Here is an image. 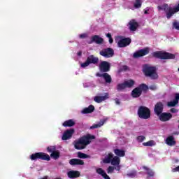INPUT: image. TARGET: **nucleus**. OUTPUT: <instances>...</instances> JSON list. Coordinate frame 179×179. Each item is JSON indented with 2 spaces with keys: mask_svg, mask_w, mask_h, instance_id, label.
I'll return each mask as SVG.
<instances>
[{
  "mask_svg": "<svg viewBox=\"0 0 179 179\" xmlns=\"http://www.w3.org/2000/svg\"><path fill=\"white\" fill-rule=\"evenodd\" d=\"M149 53V48H145L144 49H141L134 53V58H141V57H145Z\"/></svg>",
  "mask_w": 179,
  "mask_h": 179,
  "instance_id": "obj_12",
  "label": "nucleus"
},
{
  "mask_svg": "<svg viewBox=\"0 0 179 179\" xmlns=\"http://www.w3.org/2000/svg\"><path fill=\"white\" fill-rule=\"evenodd\" d=\"M109 43L110 44H113V43H114V39H113V37L109 38Z\"/></svg>",
  "mask_w": 179,
  "mask_h": 179,
  "instance_id": "obj_49",
  "label": "nucleus"
},
{
  "mask_svg": "<svg viewBox=\"0 0 179 179\" xmlns=\"http://www.w3.org/2000/svg\"><path fill=\"white\" fill-rule=\"evenodd\" d=\"M96 171L97 174H99V176H101L103 177V178H104V179H111L110 178V176H108V175H107L106 171L104 170H103V169L98 168V169H96Z\"/></svg>",
  "mask_w": 179,
  "mask_h": 179,
  "instance_id": "obj_22",
  "label": "nucleus"
},
{
  "mask_svg": "<svg viewBox=\"0 0 179 179\" xmlns=\"http://www.w3.org/2000/svg\"><path fill=\"white\" fill-rule=\"evenodd\" d=\"M178 171H179V166H178L172 169V173H177Z\"/></svg>",
  "mask_w": 179,
  "mask_h": 179,
  "instance_id": "obj_44",
  "label": "nucleus"
},
{
  "mask_svg": "<svg viewBox=\"0 0 179 179\" xmlns=\"http://www.w3.org/2000/svg\"><path fill=\"white\" fill-rule=\"evenodd\" d=\"M163 110H164V105L162 102H157L154 108L155 114L157 116L160 115L163 113Z\"/></svg>",
  "mask_w": 179,
  "mask_h": 179,
  "instance_id": "obj_14",
  "label": "nucleus"
},
{
  "mask_svg": "<svg viewBox=\"0 0 179 179\" xmlns=\"http://www.w3.org/2000/svg\"><path fill=\"white\" fill-rule=\"evenodd\" d=\"M131 43H132V40H131V38H122L117 42V46L120 48H124L125 47H128V45H129Z\"/></svg>",
  "mask_w": 179,
  "mask_h": 179,
  "instance_id": "obj_11",
  "label": "nucleus"
},
{
  "mask_svg": "<svg viewBox=\"0 0 179 179\" xmlns=\"http://www.w3.org/2000/svg\"><path fill=\"white\" fill-rule=\"evenodd\" d=\"M114 153L116 156H119V157H124L125 156V151L120 149H115Z\"/></svg>",
  "mask_w": 179,
  "mask_h": 179,
  "instance_id": "obj_29",
  "label": "nucleus"
},
{
  "mask_svg": "<svg viewBox=\"0 0 179 179\" xmlns=\"http://www.w3.org/2000/svg\"><path fill=\"white\" fill-rule=\"evenodd\" d=\"M115 167L114 166H108L107 169L108 174L114 173Z\"/></svg>",
  "mask_w": 179,
  "mask_h": 179,
  "instance_id": "obj_42",
  "label": "nucleus"
},
{
  "mask_svg": "<svg viewBox=\"0 0 179 179\" xmlns=\"http://www.w3.org/2000/svg\"><path fill=\"white\" fill-rule=\"evenodd\" d=\"M92 139H96V136L90 134L82 136L78 140V141L75 143V149H77V150H82V149H85L87 145H90Z\"/></svg>",
  "mask_w": 179,
  "mask_h": 179,
  "instance_id": "obj_1",
  "label": "nucleus"
},
{
  "mask_svg": "<svg viewBox=\"0 0 179 179\" xmlns=\"http://www.w3.org/2000/svg\"><path fill=\"white\" fill-rule=\"evenodd\" d=\"M115 103H116V104H117V106H120V105L121 104V102L120 101V99H118L117 98H116V99H115Z\"/></svg>",
  "mask_w": 179,
  "mask_h": 179,
  "instance_id": "obj_47",
  "label": "nucleus"
},
{
  "mask_svg": "<svg viewBox=\"0 0 179 179\" xmlns=\"http://www.w3.org/2000/svg\"><path fill=\"white\" fill-rule=\"evenodd\" d=\"M152 57L158 59H175L176 55L167 52L157 51L152 52Z\"/></svg>",
  "mask_w": 179,
  "mask_h": 179,
  "instance_id": "obj_4",
  "label": "nucleus"
},
{
  "mask_svg": "<svg viewBox=\"0 0 179 179\" xmlns=\"http://www.w3.org/2000/svg\"><path fill=\"white\" fill-rule=\"evenodd\" d=\"M69 164L71 166H83L85 162L82 159L73 158L69 160Z\"/></svg>",
  "mask_w": 179,
  "mask_h": 179,
  "instance_id": "obj_18",
  "label": "nucleus"
},
{
  "mask_svg": "<svg viewBox=\"0 0 179 179\" xmlns=\"http://www.w3.org/2000/svg\"><path fill=\"white\" fill-rule=\"evenodd\" d=\"M143 73L146 78H150V79H152L153 80H156V79L159 78L156 67L149 64H144L143 66Z\"/></svg>",
  "mask_w": 179,
  "mask_h": 179,
  "instance_id": "obj_2",
  "label": "nucleus"
},
{
  "mask_svg": "<svg viewBox=\"0 0 179 179\" xmlns=\"http://www.w3.org/2000/svg\"><path fill=\"white\" fill-rule=\"evenodd\" d=\"M137 114L141 120H149L150 118V109L146 106H141L138 109Z\"/></svg>",
  "mask_w": 179,
  "mask_h": 179,
  "instance_id": "obj_6",
  "label": "nucleus"
},
{
  "mask_svg": "<svg viewBox=\"0 0 179 179\" xmlns=\"http://www.w3.org/2000/svg\"><path fill=\"white\" fill-rule=\"evenodd\" d=\"M121 162V159L117 156L114 157L112 159V162H110L112 166H120V163Z\"/></svg>",
  "mask_w": 179,
  "mask_h": 179,
  "instance_id": "obj_30",
  "label": "nucleus"
},
{
  "mask_svg": "<svg viewBox=\"0 0 179 179\" xmlns=\"http://www.w3.org/2000/svg\"><path fill=\"white\" fill-rule=\"evenodd\" d=\"M115 166L116 167H115V170L120 171V170H121V167L120 166V165H115Z\"/></svg>",
  "mask_w": 179,
  "mask_h": 179,
  "instance_id": "obj_48",
  "label": "nucleus"
},
{
  "mask_svg": "<svg viewBox=\"0 0 179 179\" xmlns=\"http://www.w3.org/2000/svg\"><path fill=\"white\" fill-rule=\"evenodd\" d=\"M73 134H75V129H69L66 130L62 137V141H68V139H71Z\"/></svg>",
  "mask_w": 179,
  "mask_h": 179,
  "instance_id": "obj_15",
  "label": "nucleus"
},
{
  "mask_svg": "<svg viewBox=\"0 0 179 179\" xmlns=\"http://www.w3.org/2000/svg\"><path fill=\"white\" fill-rule=\"evenodd\" d=\"M178 110H177L176 108H172L171 109V113H178Z\"/></svg>",
  "mask_w": 179,
  "mask_h": 179,
  "instance_id": "obj_46",
  "label": "nucleus"
},
{
  "mask_svg": "<svg viewBox=\"0 0 179 179\" xmlns=\"http://www.w3.org/2000/svg\"><path fill=\"white\" fill-rule=\"evenodd\" d=\"M108 99V93H106L104 96H94V101L95 103H102Z\"/></svg>",
  "mask_w": 179,
  "mask_h": 179,
  "instance_id": "obj_20",
  "label": "nucleus"
},
{
  "mask_svg": "<svg viewBox=\"0 0 179 179\" xmlns=\"http://www.w3.org/2000/svg\"><path fill=\"white\" fill-rule=\"evenodd\" d=\"M144 13H145V15H148V13H149V10H145L144 11Z\"/></svg>",
  "mask_w": 179,
  "mask_h": 179,
  "instance_id": "obj_54",
  "label": "nucleus"
},
{
  "mask_svg": "<svg viewBox=\"0 0 179 179\" xmlns=\"http://www.w3.org/2000/svg\"><path fill=\"white\" fill-rule=\"evenodd\" d=\"M125 71H128V66L124 65L121 67V69H119L118 72L119 73H121V72H124Z\"/></svg>",
  "mask_w": 179,
  "mask_h": 179,
  "instance_id": "obj_38",
  "label": "nucleus"
},
{
  "mask_svg": "<svg viewBox=\"0 0 179 179\" xmlns=\"http://www.w3.org/2000/svg\"><path fill=\"white\" fill-rule=\"evenodd\" d=\"M69 178H78L80 177V172L78 171H70L67 173Z\"/></svg>",
  "mask_w": 179,
  "mask_h": 179,
  "instance_id": "obj_21",
  "label": "nucleus"
},
{
  "mask_svg": "<svg viewBox=\"0 0 179 179\" xmlns=\"http://www.w3.org/2000/svg\"><path fill=\"white\" fill-rule=\"evenodd\" d=\"M129 177H131V178H134V177L136 176V171H133L127 174Z\"/></svg>",
  "mask_w": 179,
  "mask_h": 179,
  "instance_id": "obj_43",
  "label": "nucleus"
},
{
  "mask_svg": "<svg viewBox=\"0 0 179 179\" xmlns=\"http://www.w3.org/2000/svg\"><path fill=\"white\" fill-rule=\"evenodd\" d=\"M99 54L104 58H111L114 57V50L111 48H105L101 50Z\"/></svg>",
  "mask_w": 179,
  "mask_h": 179,
  "instance_id": "obj_10",
  "label": "nucleus"
},
{
  "mask_svg": "<svg viewBox=\"0 0 179 179\" xmlns=\"http://www.w3.org/2000/svg\"><path fill=\"white\" fill-rule=\"evenodd\" d=\"M99 68L100 72H103V73H106L107 72H110V69H111V64L107 61H102L99 64Z\"/></svg>",
  "mask_w": 179,
  "mask_h": 179,
  "instance_id": "obj_9",
  "label": "nucleus"
},
{
  "mask_svg": "<svg viewBox=\"0 0 179 179\" xmlns=\"http://www.w3.org/2000/svg\"><path fill=\"white\" fill-rule=\"evenodd\" d=\"M94 111V106L90 105L88 108H85L83 110V114H90Z\"/></svg>",
  "mask_w": 179,
  "mask_h": 179,
  "instance_id": "obj_24",
  "label": "nucleus"
},
{
  "mask_svg": "<svg viewBox=\"0 0 179 179\" xmlns=\"http://www.w3.org/2000/svg\"><path fill=\"white\" fill-rule=\"evenodd\" d=\"M79 37L80 38H86V37H87V34H80Z\"/></svg>",
  "mask_w": 179,
  "mask_h": 179,
  "instance_id": "obj_45",
  "label": "nucleus"
},
{
  "mask_svg": "<svg viewBox=\"0 0 179 179\" xmlns=\"http://www.w3.org/2000/svg\"><path fill=\"white\" fill-rule=\"evenodd\" d=\"M129 30L130 31H136L138 27H139V24L135 20H131L129 22Z\"/></svg>",
  "mask_w": 179,
  "mask_h": 179,
  "instance_id": "obj_19",
  "label": "nucleus"
},
{
  "mask_svg": "<svg viewBox=\"0 0 179 179\" xmlns=\"http://www.w3.org/2000/svg\"><path fill=\"white\" fill-rule=\"evenodd\" d=\"M77 55H78V57H80V56H82V52H78V53H77Z\"/></svg>",
  "mask_w": 179,
  "mask_h": 179,
  "instance_id": "obj_53",
  "label": "nucleus"
},
{
  "mask_svg": "<svg viewBox=\"0 0 179 179\" xmlns=\"http://www.w3.org/2000/svg\"><path fill=\"white\" fill-rule=\"evenodd\" d=\"M166 142L169 146H174V145L176 143V141H174V136H168L166 138Z\"/></svg>",
  "mask_w": 179,
  "mask_h": 179,
  "instance_id": "obj_23",
  "label": "nucleus"
},
{
  "mask_svg": "<svg viewBox=\"0 0 179 179\" xmlns=\"http://www.w3.org/2000/svg\"><path fill=\"white\" fill-rule=\"evenodd\" d=\"M134 8L136 9L142 7V1L141 0H136V2L134 3Z\"/></svg>",
  "mask_w": 179,
  "mask_h": 179,
  "instance_id": "obj_36",
  "label": "nucleus"
},
{
  "mask_svg": "<svg viewBox=\"0 0 179 179\" xmlns=\"http://www.w3.org/2000/svg\"><path fill=\"white\" fill-rule=\"evenodd\" d=\"M30 159L31 160L34 161L37 160L38 159H39L40 160H45V162H50V160H51V157H50V155L43 152H39L31 155Z\"/></svg>",
  "mask_w": 179,
  "mask_h": 179,
  "instance_id": "obj_7",
  "label": "nucleus"
},
{
  "mask_svg": "<svg viewBox=\"0 0 179 179\" xmlns=\"http://www.w3.org/2000/svg\"><path fill=\"white\" fill-rule=\"evenodd\" d=\"M178 104V99H177V96L175 95V99L173 101H171L168 102L167 106L168 107H176Z\"/></svg>",
  "mask_w": 179,
  "mask_h": 179,
  "instance_id": "obj_33",
  "label": "nucleus"
},
{
  "mask_svg": "<svg viewBox=\"0 0 179 179\" xmlns=\"http://www.w3.org/2000/svg\"><path fill=\"white\" fill-rule=\"evenodd\" d=\"M77 155H78V157L79 159H88V157H89V155H87V154H85L82 152H78L77 153Z\"/></svg>",
  "mask_w": 179,
  "mask_h": 179,
  "instance_id": "obj_35",
  "label": "nucleus"
},
{
  "mask_svg": "<svg viewBox=\"0 0 179 179\" xmlns=\"http://www.w3.org/2000/svg\"><path fill=\"white\" fill-rule=\"evenodd\" d=\"M150 89L151 90H155L156 89V86H155V85L150 86Z\"/></svg>",
  "mask_w": 179,
  "mask_h": 179,
  "instance_id": "obj_50",
  "label": "nucleus"
},
{
  "mask_svg": "<svg viewBox=\"0 0 179 179\" xmlns=\"http://www.w3.org/2000/svg\"><path fill=\"white\" fill-rule=\"evenodd\" d=\"M47 150L48 153H52L53 152H55L57 150V147L55 146H48L47 148Z\"/></svg>",
  "mask_w": 179,
  "mask_h": 179,
  "instance_id": "obj_37",
  "label": "nucleus"
},
{
  "mask_svg": "<svg viewBox=\"0 0 179 179\" xmlns=\"http://www.w3.org/2000/svg\"><path fill=\"white\" fill-rule=\"evenodd\" d=\"M175 96H176V99H178V101H179V93H176L175 94Z\"/></svg>",
  "mask_w": 179,
  "mask_h": 179,
  "instance_id": "obj_52",
  "label": "nucleus"
},
{
  "mask_svg": "<svg viewBox=\"0 0 179 179\" xmlns=\"http://www.w3.org/2000/svg\"><path fill=\"white\" fill-rule=\"evenodd\" d=\"M59 156H60L59 151L56 150L55 152L50 154V157H52V159H54V160H58V159H59Z\"/></svg>",
  "mask_w": 179,
  "mask_h": 179,
  "instance_id": "obj_32",
  "label": "nucleus"
},
{
  "mask_svg": "<svg viewBox=\"0 0 179 179\" xmlns=\"http://www.w3.org/2000/svg\"><path fill=\"white\" fill-rule=\"evenodd\" d=\"M143 170H145L146 174H148V177H155V171L151 169H149L146 166H143Z\"/></svg>",
  "mask_w": 179,
  "mask_h": 179,
  "instance_id": "obj_25",
  "label": "nucleus"
},
{
  "mask_svg": "<svg viewBox=\"0 0 179 179\" xmlns=\"http://www.w3.org/2000/svg\"><path fill=\"white\" fill-rule=\"evenodd\" d=\"M104 42V39L100 37L99 35H94L91 38V40L88 41V44H93V43H96V44H103Z\"/></svg>",
  "mask_w": 179,
  "mask_h": 179,
  "instance_id": "obj_16",
  "label": "nucleus"
},
{
  "mask_svg": "<svg viewBox=\"0 0 179 179\" xmlns=\"http://www.w3.org/2000/svg\"><path fill=\"white\" fill-rule=\"evenodd\" d=\"M114 158V155L112 152H110L107 157L103 160V163L108 164L111 163L113 159Z\"/></svg>",
  "mask_w": 179,
  "mask_h": 179,
  "instance_id": "obj_27",
  "label": "nucleus"
},
{
  "mask_svg": "<svg viewBox=\"0 0 179 179\" xmlns=\"http://www.w3.org/2000/svg\"><path fill=\"white\" fill-rule=\"evenodd\" d=\"M90 64H93L94 65H96V64H99V57H95L93 55H90L87 58L85 62L81 64V68H86V66H89Z\"/></svg>",
  "mask_w": 179,
  "mask_h": 179,
  "instance_id": "obj_8",
  "label": "nucleus"
},
{
  "mask_svg": "<svg viewBox=\"0 0 179 179\" xmlns=\"http://www.w3.org/2000/svg\"><path fill=\"white\" fill-rule=\"evenodd\" d=\"M75 124H76L75 122V121H73V120L70 119L68 120H66L64 122V123L62 124L63 127H73L75 125Z\"/></svg>",
  "mask_w": 179,
  "mask_h": 179,
  "instance_id": "obj_26",
  "label": "nucleus"
},
{
  "mask_svg": "<svg viewBox=\"0 0 179 179\" xmlns=\"http://www.w3.org/2000/svg\"><path fill=\"white\" fill-rule=\"evenodd\" d=\"M124 89H127V87H125V83H119L117 85V92H121L122 90H124Z\"/></svg>",
  "mask_w": 179,
  "mask_h": 179,
  "instance_id": "obj_34",
  "label": "nucleus"
},
{
  "mask_svg": "<svg viewBox=\"0 0 179 179\" xmlns=\"http://www.w3.org/2000/svg\"><path fill=\"white\" fill-rule=\"evenodd\" d=\"M148 90H149V87L146 84H141L131 91V97L138 99L142 96V92H148Z\"/></svg>",
  "mask_w": 179,
  "mask_h": 179,
  "instance_id": "obj_5",
  "label": "nucleus"
},
{
  "mask_svg": "<svg viewBox=\"0 0 179 179\" xmlns=\"http://www.w3.org/2000/svg\"><path fill=\"white\" fill-rule=\"evenodd\" d=\"M173 135H179V132H178V131H174V132L173 133Z\"/></svg>",
  "mask_w": 179,
  "mask_h": 179,
  "instance_id": "obj_55",
  "label": "nucleus"
},
{
  "mask_svg": "<svg viewBox=\"0 0 179 179\" xmlns=\"http://www.w3.org/2000/svg\"><path fill=\"white\" fill-rule=\"evenodd\" d=\"M105 122V120H101L99 124H94L92 126H91L90 129H96L97 128H100L101 127H103V125H104Z\"/></svg>",
  "mask_w": 179,
  "mask_h": 179,
  "instance_id": "obj_31",
  "label": "nucleus"
},
{
  "mask_svg": "<svg viewBox=\"0 0 179 179\" xmlns=\"http://www.w3.org/2000/svg\"><path fill=\"white\" fill-rule=\"evenodd\" d=\"M106 37H108V38H111V34H110V33H108L107 34H106Z\"/></svg>",
  "mask_w": 179,
  "mask_h": 179,
  "instance_id": "obj_51",
  "label": "nucleus"
},
{
  "mask_svg": "<svg viewBox=\"0 0 179 179\" xmlns=\"http://www.w3.org/2000/svg\"><path fill=\"white\" fill-rule=\"evenodd\" d=\"M145 139H146V137H145V136H137V141L139 143L143 142V141H145Z\"/></svg>",
  "mask_w": 179,
  "mask_h": 179,
  "instance_id": "obj_40",
  "label": "nucleus"
},
{
  "mask_svg": "<svg viewBox=\"0 0 179 179\" xmlns=\"http://www.w3.org/2000/svg\"><path fill=\"white\" fill-rule=\"evenodd\" d=\"M157 8L159 10H163V9L164 10L167 19H171V17L173 16V15H174V13H177V12H179V3L175 8H169L168 4H164V8L162 6H158Z\"/></svg>",
  "mask_w": 179,
  "mask_h": 179,
  "instance_id": "obj_3",
  "label": "nucleus"
},
{
  "mask_svg": "<svg viewBox=\"0 0 179 179\" xmlns=\"http://www.w3.org/2000/svg\"><path fill=\"white\" fill-rule=\"evenodd\" d=\"M96 76L99 78H103L106 82V83H111L113 81V79L111 78V76L108 74V73H96Z\"/></svg>",
  "mask_w": 179,
  "mask_h": 179,
  "instance_id": "obj_17",
  "label": "nucleus"
},
{
  "mask_svg": "<svg viewBox=\"0 0 179 179\" xmlns=\"http://www.w3.org/2000/svg\"><path fill=\"white\" fill-rule=\"evenodd\" d=\"M153 143H155V141H149L148 142L143 143V146H153Z\"/></svg>",
  "mask_w": 179,
  "mask_h": 179,
  "instance_id": "obj_39",
  "label": "nucleus"
},
{
  "mask_svg": "<svg viewBox=\"0 0 179 179\" xmlns=\"http://www.w3.org/2000/svg\"><path fill=\"white\" fill-rule=\"evenodd\" d=\"M40 179H48V176H45L43 178H41Z\"/></svg>",
  "mask_w": 179,
  "mask_h": 179,
  "instance_id": "obj_56",
  "label": "nucleus"
},
{
  "mask_svg": "<svg viewBox=\"0 0 179 179\" xmlns=\"http://www.w3.org/2000/svg\"><path fill=\"white\" fill-rule=\"evenodd\" d=\"M124 86L126 88L131 89V87H133V86L135 85V80H129L124 82Z\"/></svg>",
  "mask_w": 179,
  "mask_h": 179,
  "instance_id": "obj_28",
  "label": "nucleus"
},
{
  "mask_svg": "<svg viewBox=\"0 0 179 179\" xmlns=\"http://www.w3.org/2000/svg\"><path fill=\"white\" fill-rule=\"evenodd\" d=\"M173 28L176 29V30H179V22L177 21H174L173 22Z\"/></svg>",
  "mask_w": 179,
  "mask_h": 179,
  "instance_id": "obj_41",
  "label": "nucleus"
},
{
  "mask_svg": "<svg viewBox=\"0 0 179 179\" xmlns=\"http://www.w3.org/2000/svg\"><path fill=\"white\" fill-rule=\"evenodd\" d=\"M157 117H159V121L166 122V121H170L173 118V115L170 113H162Z\"/></svg>",
  "mask_w": 179,
  "mask_h": 179,
  "instance_id": "obj_13",
  "label": "nucleus"
}]
</instances>
